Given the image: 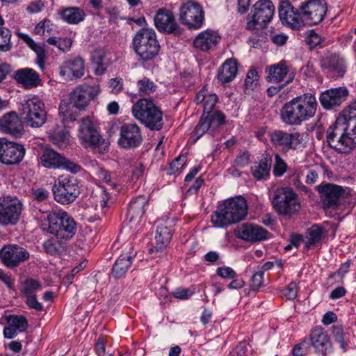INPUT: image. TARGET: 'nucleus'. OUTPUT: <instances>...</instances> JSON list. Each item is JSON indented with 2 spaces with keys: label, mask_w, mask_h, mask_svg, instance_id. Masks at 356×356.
I'll list each match as a JSON object with an SVG mask.
<instances>
[{
  "label": "nucleus",
  "mask_w": 356,
  "mask_h": 356,
  "mask_svg": "<svg viewBox=\"0 0 356 356\" xmlns=\"http://www.w3.org/2000/svg\"><path fill=\"white\" fill-rule=\"evenodd\" d=\"M326 141L339 154H348L356 149V101L327 128Z\"/></svg>",
  "instance_id": "f257e3e1"
},
{
  "label": "nucleus",
  "mask_w": 356,
  "mask_h": 356,
  "mask_svg": "<svg viewBox=\"0 0 356 356\" xmlns=\"http://www.w3.org/2000/svg\"><path fill=\"white\" fill-rule=\"evenodd\" d=\"M195 102L203 103L204 113L202 114L194 132L197 138L208 132L213 136L215 132L225 122V116L220 111H213L218 101L216 94H209L206 86H204L197 94Z\"/></svg>",
  "instance_id": "f03ea898"
},
{
  "label": "nucleus",
  "mask_w": 356,
  "mask_h": 356,
  "mask_svg": "<svg viewBox=\"0 0 356 356\" xmlns=\"http://www.w3.org/2000/svg\"><path fill=\"white\" fill-rule=\"evenodd\" d=\"M317 102L314 95L303 94L286 103L281 110L282 121L289 125H298L312 118L316 111Z\"/></svg>",
  "instance_id": "7ed1b4c3"
},
{
  "label": "nucleus",
  "mask_w": 356,
  "mask_h": 356,
  "mask_svg": "<svg viewBox=\"0 0 356 356\" xmlns=\"http://www.w3.org/2000/svg\"><path fill=\"white\" fill-rule=\"evenodd\" d=\"M98 84L92 86L83 84L76 86L70 94V102H62L59 106V113L63 115L65 120L74 121L76 119L72 108L79 111L84 110L89 103L98 96L100 92Z\"/></svg>",
  "instance_id": "20e7f679"
},
{
  "label": "nucleus",
  "mask_w": 356,
  "mask_h": 356,
  "mask_svg": "<svg viewBox=\"0 0 356 356\" xmlns=\"http://www.w3.org/2000/svg\"><path fill=\"white\" fill-rule=\"evenodd\" d=\"M248 213L246 200L242 197L226 200L211 216L216 227H224L245 219Z\"/></svg>",
  "instance_id": "39448f33"
},
{
  "label": "nucleus",
  "mask_w": 356,
  "mask_h": 356,
  "mask_svg": "<svg viewBox=\"0 0 356 356\" xmlns=\"http://www.w3.org/2000/svg\"><path fill=\"white\" fill-rule=\"evenodd\" d=\"M131 47L140 60L147 62L159 54L160 44L154 29L142 28L134 35Z\"/></svg>",
  "instance_id": "423d86ee"
},
{
  "label": "nucleus",
  "mask_w": 356,
  "mask_h": 356,
  "mask_svg": "<svg viewBox=\"0 0 356 356\" xmlns=\"http://www.w3.org/2000/svg\"><path fill=\"white\" fill-rule=\"evenodd\" d=\"M49 222V231L60 241L71 239L76 232V222L74 218L65 211H52L47 213Z\"/></svg>",
  "instance_id": "0eeeda50"
},
{
  "label": "nucleus",
  "mask_w": 356,
  "mask_h": 356,
  "mask_svg": "<svg viewBox=\"0 0 356 356\" xmlns=\"http://www.w3.org/2000/svg\"><path fill=\"white\" fill-rule=\"evenodd\" d=\"M132 113L136 119L152 130L163 127V113L149 99H139L133 105Z\"/></svg>",
  "instance_id": "6e6552de"
},
{
  "label": "nucleus",
  "mask_w": 356,
  "mask_h": 356,
  "mask_svg": "<svg viewBox=\"0 0 356 356\" xmlns=\"http://www.w3.org/2000/svg\"><path fill=\"white\" fill-rule=\"evenodd\" d=\"M78 138L85 148H90L99 154L107 152L109 143L99 134V131L88 118L81 119L78 131Z\"/></svg>",
  "instance_id": "1a4fd4ad"
},
{
  "label": "nucleus",
  "mask_w": 356,
  "mask_h": 356,
  "mask_svg": "<svg viewBox=\"0 0 356 356\" xmlns=\"http://www.w3.org/2000/svg\"><path fill=\"white\" fill-rule=\"evenodd\" d=\"M274 209L280 215L291 216L298 213L301 208L298 195L290 187H278L272 197Z\"/></svg>",
  "instance_id": "9d476101"
},
{
  "label": "nucleus",
  "mask_w": 356,
  "mask_h": 356,
  "mask_svg": "<svg viewBox=\"0 0 356 356\" xmlns=\"http://www.w3.org/2000/svg\"><path fill=\"white\" fill-rule=\"evenodd\" d=\"M52 193L54 200L61 204L74 202L80 194L77 179L68 175L59 176L54 183Z\"/></svg>",
  "instance_id": "9b49d317"
},
{
  "label": "nucleus",
  "mask_w": 356,
  "mask_h": 356,
  "mask_svg": "<svg viewBox=\"0 0 356 356\" xmlns=\"http://www.w3.org/2000/svg\"><path fill=\"white\" fill-rule=\"evenodd\" d=\"M20 113L25 124L32 128L41 127L47 121L44 104L38 97L27 99L20 107Z\"/></svg>",
  "instance_id": "f8f14e48"
},
{
  "label": "nucleus",
  "mask_w": 356,
  "mask_h": 356,
  "mask_svg": "<svg viewBox=\"0 0 356 356\" xmlns=\"http://www.w3.org/2000/svg\"><path fill=\"white\" fill-rule=\"evenodd\" d=\"M179 19L188 29L197 30L203 26L204 11L200 3L188 0L180 6Z\"/></svg>",
  "instance_id": "ddd939ff"
},
{
  "label": "nucleus",
  "mask_w": 356,
  "mask_h": 356,
  "mask_svg": "<svg viewBox=\"0 0 356 356\" xmlns=\"http://www.w3.org/2000/svg\"><path fill=\"white\" fill-rule=\"evenodd\" d=\"M275 7L270 0H260L254 5L248 15L247 29L254 30L264 28L274 15Z\"/></svg>",
  "instance_id": "4468645a"
},
{
  "label": "nucleus",
  "mask_w": 356,
  "mask_h": 356,
  "mask_svg": "<svg viewBox=\"0 0 356 356\" xmlns=\"http://www.w3.org/2000/svg\"><path fill=\"white\" fill-rule=\"evenodd\" d=\"M23 209L22 202L17 197H0V225H16Z\"/></svg>",
  "instance_id": "2eb2a0df"
},
{
  "label": "nucleus",
  "mask_w": 356,
  "mask_h": 356,
  "mask_svg": "<svg viewBox=\"0 0 356 356\" xmlns=\"http://www.w3.org/2000/svg\"><path fill=\"white\" fill-rule=\"evenodd\" d=\"M302 14L303 26H313L323 21L327 13L325 0H308L299 8Z\"/></svg>",
  "instance_id": "dca6fc26"
},
{
  "label": "nucleus",
  "mask_w": 356,
  "mask_h": 356,
  "mask_svg": "<svg viewBox=\"0 0 356 356\" xmlns=\"http://www.w3.org/2000/svg\"><path fill=\"white\" fill-rule=\"evenodd\" d=\"M272 145L287 152L291 149L304 147L303 135L299 132L288 133L282 130H274L269 134Z\"/></svg>",
  "instance_id": "f3484780"
},
{
  "label": "nucleus",
  "mask_w": 356,
  "mask_h": 356,
  "mask_svg": "<svg viewBox=\"0 0 356 356\" xmlns=\"http://www.w3.org/2000/svg\"><path fill=\"white\" fill-rule=\"evenodd\" d=\"M40 164L47 168H65L76 173L81 170L79 165L67 159L52 149L45 148L40 156Z\"/></svg>",
  "instance_id": "a211bd4d"
},
{
  "label": "nucleus",
  "mask_w": 356,
  "mask_h": 356,
  "mask_svg": "<svg viewBox=\"0 0 356 356\" xmlns=\"http://www.w3.org/2000/svg\"><path fill=\"white\" fill-rule=\"evenodd\" d=\"M25 152L22 145L8 141L6 138L0 139V161L2 163L17 164L24 159Z\"/></svg>",
  "instance_id": "6ab92c4d"
},
{
  "label": "nucleus",
  "mask_w": 356,
  "mask_h": 356,
  "mask_svg": "<svg viewBox=\"0 0 356 356\" xmlns=\"http://www.w3.org/2000/svg\"><path fill=\"white\" fill-rule=\"evenodd\" d=\"M307 339L315 351L323 356H327L333 352V346L330 337L327 331L321 326L312 329Z\"/></svg>",
  "instance_id": "aec40b11"
},
{
  "label": "nucleus",
  "mask_w": 356,
  "mask_h": 356,
  "mask_svg": "<svg viewBox=\"0 0 356 356\" xmlns=\"http://www.w3.org/2000/svg\"><path fill=\"white\" fill-rule=\"evenodd\" d=\"M30 254L24 248L13 244L4 245L0 250V260L7 267L13 268L29 259Z\"/></svg>",
  "instance_id": "412c9836"
},
{
  "label": "nucleus",
  "mask_w": 356,
  "mask_h": 356,
  "mask_svg": "<svg viewBox=\"0 0 356 356\" xmlns=\"http://www.w3.org/2000/svg\"><path fill=\"white\" fill-rule=\"evenodd\" d=\"M143 141L140 127L136 124H124L120 129V138L118 143L124 149H132L138 147Z\"/></svg>",
  "instance_id": "4be33fe9"
},
{
  "label": "nucleus",
  "mask_w": 356,
  "mask_h": 356,
  "mask_svg": "<svg viewBox=\"0 0 356 356\" xmlns=\"http://www.w3.org/2000/svg\"><path fill=\"white\" fill-rule=\"evenodd\" d=\"M266 72L268 73L267 80L272 83H279L287 76L284 85L291 83L296 76V70H291L286 61L282 60L277 64L266 67Z\"/></svg>",
  "instance_id": "5701e85b"
},
{
  "label": "nucleus",
  "mask_w": 356,
  "mask_h": 356,
  "mask_svg": "<svg viewBox=\"0 0 356 356\" xmlns=\"http://www.w3.org/2000/svg\"><path fill=\"white\" fill-rule=\"evenodd\" d=\"M279 17L283 24L293 29L303 26L301 11H298L289 1H282L279 7Z\"/></svg>",
  "instance_id": "b1692460"
},
{
  "label": "nucleus",
  "mask_w": 356,
  "mask_h": 356,
  "mask_svg": "<svg viewBox=\"0 0 356 356\" xmlns=\"http://www.w3.org/2000/svg\"><path fill=\"white\" fill-rule=\"evenodd\" d=\"M154 25L160 32L179 34L181 28L175 19L173 13L167 9H159L154 17Z\"/></svg>",
  "instance_id": "393cba45"
},
{
  "label": "nucleus",
  "mask_w": 356,
  "mask_h": 356,
  "mask_svg": "<svg viewBox=\"0 0 356 356\" xmlns=\"http://www.w3.org/2000/svg\"><path fill=\"white\" fill-rule=\"evenodd\" d=\"M0 131L15 138L24 135L23 122L15 112L8 113L0 118Z\"/></svg>",
  "instance_id": "a878e982"
},
{
  "label": "nucleus",
  "mask_w": 356,
  "mask_h": 356,
  "mask_svg": "<svg viewBox=\"0 0 356 356\" xmlns=\"http://www.w3.org/2000/svg\"><path fill=\"white\" fill-rule=\"evenodd\" d=\"M221 39L218 31L207 29L200 32L193 40V47L204 52L213 50Z\"/></svg>",
  "instance_id": "bb28decb"
},
{
  "label": "nucleus",
  "mask_w": 356,
  "mask_h": 356,
  "mask_svg": "<svg viewBox=\"0 0 356 356\" xmlns=\"http://www.w3.org/2000/svg\"><path fill=\"white\" fill-rule=\"evenodd\" d=\"M324 206L332 207L337 206L340 197L345 192L341 186L334 184H322L317 186Z\"/></svg>",
  "instance_id": "cd10ccee"
},
{
  "label": "nucleus",
  "mask_w": 356,
  "mask_h": 356,
  "mask_svg": "<svg viewBox=\"0 0 356 356\" xmlns=\"http://www.w3.org/2000/svg\"><path fill=\"white\" fill-rule=\"evenodd\" d=\"M348 94V91L346 88H332L321 94L320 102L325 108H332L341 105L346 99Z\"/></svg>",
  "instance_id": "c85d7f7f"
},
{
  "label": "nucleus",
  "mask_w": 356,
  "mask_h": 356,
  "mask_svg": "<svg viewBox=\"0 0 356 356\" xmlns=\"http://www.w3.org/2000/svg\"><path fill=\"white\" fill-rule=\"evenodd\" d=\"M237 236L244 241L256 242L267 238L268 232L257 225L245 223L236 229Z\"/></svg>",
  "instance_id": "c756f323"
},
{
  "label": "nucleus",
  "mask_w": 356,
  "mask_h": 356,
  "mask_svg": "<svg viewBox=\"0 0 356 356\" xmlns=\"http://www.w3.org/2000/svg\"><path fill=\"white\" fill-rule=\"evenodd\" d=\"M13 79L26 89L35 88L40 85L39 74L31 68H23L16 70Z\"/></svg>",
  "instance_id": "7c9ffc66"
},
{
  "label": "nucleus",
  "mask_w": 356,
  "mask_h": 356,
  "mask_svg": "<svg viewBox=\"0 0 356 356\" xmlns=\"http://www.w3.org/2000/svg\"><path fill=\"white\" fill-rule=\"evenodd\" d=\"M109 53L105 49H97L92 54V65L94 72L97 76L104 74L111 64Z\"/></svg>",
  "instance_id": "2f4dec72"
},
{
  "label": "nucleus",
  "mask_w": 356,
  "mask_h": 356,
  "mask_svg": "<svg viewBox=\"0 0 356 356\" xmlns=\"http://www.w3.org/2000/svg\"><path fill=\"white\" fill-rule=\"evenodd\" d=\"M19 38L33 51L36 54V63L41 70H44L45 61L47 58L44 43L35 42L29 35L19 33Z\"/></svg>",
  "instance_id": "473e14b6"
},
{
  "label": "nucleus",
  "mask_w": 356,
  "mask_h": 356,
  "mask_svg": "<svg viewBox=\"0 0 356 356\" xmlns=\"http://www.w3.org/2000/svg\"><path fill=\"white\" fill-rule=\"evenodd\" d=\"M85 72L84 60L77 57L67 61L62 67L60 74L63 76L72 74V79H79L82 77Z\"/></svg>",
  "instance_id": "72a5a7b5"
},
{
  "label": "nucleus",
  "mask_w": 356,
  "mask_h": 356,
  "mask_svg": "<svg viewBox=\"0 0 356 356\" xmlns=\"http://www.w3.org/2000/svg\"><path fill=\"white\" fill-rule=\"evenodd\" d=\"M238 72V64L234 59H227L219 68L218 79L222 83H226L232 81Z\"/></svg>",
  "instance_id": "f704fd0d"
},
{
  "label": "nucleus",
  "mask_w": 356,
  "mask_h": 356,
  "mask_svg": "<svg viewBox=\"0 0 356 356\" xmlns=\"http://www.w3.org/2000/svg\"><path fill=\"white\" fill-rule=\"evenodd\" d=\"M147 203L146 197L138 196L130 202L127 211V215L130 221L140 220L145 212V207Z\"/></svg>",
  "instance_id": "c9c22d12"
},
{
  "label": "nucleus",
  "mask_w": 356,
  "mask_h": 356,
  "mask_svg": "<svg viewBox=\"0 0 356 356\" xmlns=\"http://www.w3.org/2000/svg\"><path fill=\"white\" fill-rule=\"evenodd\" d=\"M272 159L268 154L264 155L261 160L251 167L252 175L258 180L266 179L270 175Z\"/></svg>",
  "instance_id": "e433bc0d"
},
{
  "label": "nucleus",
  "mask_w": 356,
  "mask_h": 356,
  "mask_svg": "<svg viewBox=\"0 0 356 356\" xmlns=\"http://www.w3.org/2000/svg\"><path fill=\"white\" fill-rule=\"evenodd\" d=\"M62 19L70 24H77L86 17L84 10L79 7L65 8L59 11Z\"/></svg>",
  "instance_id": "4c0bfd02"
},
{
  "label": "nucleus",
  "mask_w": 356,
  "mask_h": 356,
  "mask_svg": "<svg viewBox=\"0 0 356 356\" xmlns=\"http://www.w3.org/2000/svg\"><path fill=\"white\" fill-rule=\"evenodd\" d=\"M134 256V254L131 253L122 254L115 261L112 273L116 278L122 277L125 275L132 264Z\"/></svg>",
  "instance_id": "58836bf2"
},
{
  "label": "nucleus",
  "mask_w": 356,
  "mask_h": 356,
  "mask_svg": "<svg viewBox=\"0 0 356 356\" xmlns=\"http://www.w3.org/2000/svg\"><path fill=\"white\" fill-rule=\"evenodd\" d=\"M322 67L335 72L339 76H343L346 71L344 60L335 54L323 58Z\"/></svg>",
  "instance_id": "ea45409f"
},
{
  "label": "nucleus",
  "mask_w": 356,
  "mask_h": 356,
  "mask_svg": "<svg viewBox=\"0 0 356 356\" xmlns=\"http://www.w3.org/2000/svg\"><path fill=\"white\" fill-rule=\"evenodd\" d=\"M325 236V233L321 227L318 225H312L307 230L305 246L307 248H314Z\"/></svg>",
  "instance_id": "a19ab883"
},
{
  "label": "nucleus",
  "mask_w": 356,
  "mask_h": 356,
  "mask_svg": "<svg viewBox=\"0 0 356 356\" xmlns=\"http://www.w3.org/2000/svg\"><path fill=\"white\" fill-rule=\"evenodd\" d=\"M172 238V229L165 224L159 225L156 227L155 239L156 241V250L163 249Z\"/></svg>",
  "instance_id": "79ce46f5"
},
{
  "label": "nucleus",
  "mask_w": 356,
  "mask_h": 356,
  "mask_svg": "<svg viewBox=\"0 0 356 356\" xmlns=\"http://www.w3.org/2000/svg\"><path fill=\"white\" fill-rule=\"evenodd\" d=\"M50 140L59 147H65L67 144L69 134L62 127L50 129L48 131Z\"/></svg>",
  "instance_id": "37998d69"
},
{
  "label": "nucleus",
  "mask_w": 356,
  "mask_h": 356,
  "mask_svg": "<svg viewBox=\"0 0 356 356\" xmlns=\"http://www.w3.org/2000/svg\"><path fill=\"white\" fill-rule=\"evenodd\" d=\"M3 318L10 325L19 332L24 331L29 326L28 321L24 316L9 314L4 316Z\"/></svg>",
  "instance_id": "c03bdc74"
},
{
  "label": "nucleus",
  "mask_w": 356,
  "mask_h": 356,
  "mask_svg": "<svg viewBox=\"0 0 356 356\" xmlns=\"http://www.w3.org/2000/svg\"><path fill=\"white\" fill-rule=\"evenodd\" d=\"M42 286L40 282L33 278L26 279L22 285V293L25 297L35 296L38 291L41 290Z\"/></svg>",
  "instance_id": "a18cd8bd"
},
{
  "label": "nucleus",
  "mask_w": 356,
  "mask_h": 356,
  "mask_svg": "<svg viewBox=\"0 0 356 356\" xmlns=\"http://www.w3.org/2000/svg\"><path fill=\"white\" fill-rule=\"evenodd\" d=\"M138 92L140 95H149L156 89V85L154 81L147 77H143L137 82Z\"/></svg>",
  "instance_id": "49530a36"
},
{
  "label": "nucleus",
  "mask_w": 356,
  "mask_h": 356,
  "mask_svg": "<svg viewBox=\"0 0 356 356\" xmlns=\"http://www.w3.org/2000/svg\"><path fill=\"white\" fill-rule=\"evenodd\" d=\"M259 85V75L255 69H250L247 74L245 80V92L250 93L255 90Z\"/></svg>",
  "instance_id": "de8ad7c7"
},
{
  "label": "nucleus",
  "mask_w": 356,
  "mask_h": 356,
  "mask_svg": "<svg viewBox=\"0 0 356 356\" xmlns=\"http://www.w3.org/2000/svg\"><path fill=\"white\" fill-rule=\"evenodd\" d=\"M65 241H60L56 238H49L43 243V247L47 253L51 255H56L60 253L63 248L62 244Z\"/></svg>",
  "instance_id": "09e8293b"
},
{
  "label": "nucleus",
  "mask_w": 356,
  "mask_h": 356,
  "mask_svg": "<svg viewBox=\"0 0 356 356\" xmlns=\"http://www.w3.org/2000/svg\"><path fill=\"white\" fill-rule=\"evenodd\" d=\"M47 42L56 46L59 50L65 52L70 50L72 45V40L68 38L49 37Z\"/></svg>",
  "instance_id": "8fccbe9b"
},
{
  "label": "nucleus",
  "mask_w": 356,
  "mask_h": 356,
  "mask_svg": "<svg viewBox=\"0 0 356 356\" xmlns=\"http://www.w3.org/2000/svg\"><path fill=\"white\" fill-rule=\"evenodd\" d=\"M186 161V156H179L170 163V166L168 170V174L170 175L179 174L185 167Z\"/></svg>",
  "instance_id": "3c124183"
},
{
  "label": "nucleus",
  "mask_w": 356,
  "mask_h": 356,
  "mask_svg": "<svg viewBox=\"0 0 356 356\" xmlns=\"http://www.w3.org/2000/svg\"><path fill=\"white\" fill-rule=\"evenodd\" d=\"M288 169V165L285 161L280 154H275L273 173L275 177H280L284 175Z\"/></svg>",
  "instance_id": "603ef678"
},
{
  "label": "nucleus",
  "mask_w": 356,
  "mask_h": 356,
  "mask_svg": "<svg viewBox=\"0 0 356 356\" xmlns=\"http://www.w3.org/2000/svg\"><path fill=\"white\" fill-rule=\"evenodd\" d=\"M11 32L3 26H0V51H8L11 49Z\"/></svg>",
  "instance_id": "864d4df0"
},
{
  "label": "nucleus",
  "mask_w": 356,
  "mask_h": 356,
  "mask_svg": "<svg viewBox=\"0 0 356 356\" xmlns=\"http://www.w3.org/2000/svg\"><path fill=\"white\" fill-rule=\"evenodd\" d=\"M311 350V345L307 338H305L301 342L296 344L293 350L292 354L293 356H305L307 355Z\"/></svg>",
  "instance_id": "5fc2aeb1"
},
{
  "label": "nucleus",
  "mask_w": 356,
  "mask_h": 356,
  "mask_svg": "<svg viewBox=\"0 0 356 356\" xmlns=\"http://www.w3.org/2000/svg\"><path fill=\"white\" fill-rule=\"evenodd\" d=\"M332 334L334 341L340 344V348L343 352L347 350L346 343L344 340V332L341 326H333Z\"/></svg>",
  "instance_id": "6e6d98bb"
},
{
  "label": "nucleus",
  "mask_w": 356,
  "mask_h": 356,
  "mask_svg": "<svg viewBox=\"0 0 356 356\" xmlns=\"http://www.w3.org/2000/svg\"><path fill=\"white\" fill-rule=\"evenodd\" d=\"M216 274L223 279H234L236 277V272L232 268L227 266L218 268Z\"/></svg>",
  "instance_id": "4d7b16f0"
},
{
  "label": "nucleus",
  "mask_w": 356,
  "mask_h": 356,
  "mask_svg": "<svg viewBox=\"0 0 356 356\" xmlns=\"http://www.w3.org/2000/svg\"><path fill=\"white\" fill-rule=\"evenodd\" d=\"M251 288L254 291L258 290L264 286V272L259 271L254 273L251 279Z\"/></svg>",
  "instance_id": "13d9d810"
},
{
  "label": "nucleus",
  "mask_w": 356,
  "mask_h": 356,
  "mask_svg": "<svg viewBox=\"0 0 356 356\" xmlns=\"http://www.w3.org/2000/svg\"><path fill=\"white\" fill-rule=\"evenodd\" d=\"M298 294V284L296 282H291L283 291V295L288 300H294Z\"/></svg>",
  "instance_id": "bf43d9fd"
},
{
  "label": "nucleus",
  "mask_w": 356,
  "mask_h": 356,
  "mask_svg": "<svg viewBox=\"0 0 356 356\" xmlns=\"http://www.w3.org/2000/svg\"><path fill=\"white\" fill-rule=\"evenodd\" d=\"M350 264L356 265V259L343 264L337 272L332 273L329 275L328 280L332 279L336 275L340 276L341 278H343V276L349 271Z\"/></svg>",
  "instance_id": "052dcab7"
},
{
  "label": "nucleus",
  "mask_w": 356,
  "mask_h": 356,
  "mask_svg": "<svg viewBox=\"0 0 356 356\" xmlns=\"http://www.w3.org/2000/svg\"><path fill=\"white\" fill-rule=\"evenodd\" d=\"M250 154L248 152L240 153L234 161V164L238 168H244L250 163Z\"/></svg>",
  "instance_id": "680f3d73"
},
{
  "label": "nucleus",
  "mask_w": 356,
  "mask_h": 356,
  "mask_svg": "<svg viewBox=\"0 0 356 356\" xmlns=\"http://www.w3.org/2000/svg\"><path fill=\"white\" fill-rule=\"evenodd\" d=\"M25 302L31 309H33L38 312L43 310V306L40 302L38 301L35 295L26 296Z\"/></svg>",
  "instance_id": "e2e57ef3"
},
{
  "label": "nucleus",
  "mask_w": 356,
  "mask_h": 356,
  "mask_svg": "<svg viewBox=\"0 0 356 356\" xmlns=\"http://www.w3.org/2000/svg\"><path fill=\"white\" fill-rule=\"evenodd\" d=\"M51 22L49 19H44L40 22L34 28V33L39 35H43L46 31H49Z\"/></svg>",
  "instance_id": "0e129e2a"
},
{
  "label": "nucleus",
  "mask_w": 356,
  "mask_h": 356,
  "mask_svg": "<svg viewBox=\"0 0 356 356\" xmlns=\"http://www.w3.org/2000/svg\"><path fill=\"white\" fill-rule=\"evenodd\" d=\"M44 7V3L41 0H35L29 3L26 10L31 14L40 12Z\"/></svg>",
  "instance_id": "69168bd1"
},
{
  "label": "nucleus",
  "mask_w": 356,
  "mask_h": 356,
  "mask_svg": "<svg viewBox=\"0 0 356 356\" xmlns=\"http://www.w3.org/2000/svg\"><path fill=\"white\" fill-rule=\"evenodd\" d=\"M109 87L113 93L118 94L123 88V81L121 78L111 79L109 81Z\"/></svg>",
  "instance_id": "338daca9"
},
{
  "label": "nucleus",
  "mask_w": 356,
  "mask_h": 356,
  "mask_svg": "<svg viewBox=\"0 0 356 356\" xmlns=\"http://www.w3.org/2000/svg\"><path fill=\"white\" fill-rule=\"evenodd\" d=\"M33 198L38 202H43L48 199L49 192L44 188H38L33 192Z\"/></svg>",
  "instance_id": "774afa93"
}]
</instances>
